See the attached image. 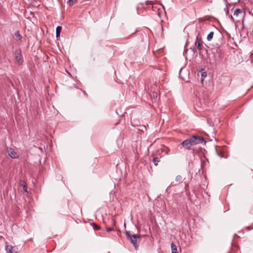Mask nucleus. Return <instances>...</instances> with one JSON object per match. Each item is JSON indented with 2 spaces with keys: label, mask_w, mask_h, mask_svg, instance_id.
Segmentation results:
<instances>
[{
  "label": "nucleus",
  "mask_w": 253,
  "mask_h": 253,
  "mask_svg": "<svg viewBox=\"0 0 253 253\" xmlns=\"http://www.w3.org/2000/svg\"><path fill=\"white\" fill-rule=\"evenodd\" d=\"M5 250L7 253H13V248L11 246L6 245L5 247Z\"/></svg>",
  "instance_id": "13"
},
{
  "label": "nucleus",
  "mask_w": 253,
  "mask_h": 253,
  "mask_svg": "<svg viewBox=\"0 0 253 253\" xmlns=\"http://www.w3.org/2000/svg\"><path fill=\"white\" fill-rule=\"evenodd\" d=\"M93 229L94 230H99V229H100V227L98 225H96L95 224H93Z\"/></svg>",
  "instance_id": "20"
},
{
  "label": "nucleus",
  "mask_w": 253,
  "mask_h": 253,
  "mask_svg": "<svg viewBox=\"0 0 253 253\" xmlns=\"http://www.w3.org/2000/svg\"><path fill=\"white\" fill-rule=\"evenodd\" d=\"M160 161V158L157 157H154L153 159V162L154 163L155 165L157 166L158 165V163Z\"/></svg>",
  "instance_id": "16"
},
{
  "label": "nucleus",
  "mask_w": 253,
  "mask_h": 253,
  "mask_svg": "<svg viewBox=\"0 0 253 253\" xmlns=\"http://www.w3.org/2000/svg\"><path fill=\"white\" fill-rule=\"evenodd\" d=\"M245 13L244 8H236L234 11V15L238 16L240 14H244Z\"/></svg>",
  "instance_id": "7"
},
{
  "label": "nucleus",
  "mask_w": 253,
  "mask_h": 253,
  "mask_svg": "<svg viewBox=\"0 0 253 253\" xmlns=\"http://www.w3.org/2000/svg\"><path fill=\"white\" fill-rule=\"evenodd\" d=\"M213 35H214V33L213 32H211L208 35V36H207V40L208 41H210L211 40V39H212L213 38Z\"/></svg>",
  "instance_id": "18"
},
{
  "label": "nucleus",
  "mask_w": 253,
  "mask_h": 253,
  "mask_svg": "<svg viewBox=\"0 0 253 253\" xmlns=\"http://www.w3.org/2000/svg\"><path fill=\"white\" fill-rule=\"evenodd\" d=\"M7 152L9 156L12 159H16L18 157V154L12 148H7Z\"/></svg>",
  "instance_id": "4"
},
{
  "label": "nucleus",
  "mask_w": 253,
  "mask_h": 253,
  "mask_svg": "<svg viewBox=\"0 0 253 253\" xmlns=\"http://www.w3.org/2000/svg\"><path fill=\"white\" fill-rule=\"evenodd\" d=\"M145 4L146 5H153V2L152 1L146 0L145 3H140V4H139V5L137 6V9L141 7L143 8L144 9H147L148 8L145 6Z\"/></svg>",
  "instance_id": "5"
},
{
  "label": "nucleus",
  "mask_w": 253,
  "mask_h": 253,
  "mask_svg": "<svg viewBox=\"0 0 253 253\" xmlns=\"http://www.w3.org/2000/svg\"><path fill=\"white\" fill-rule=\"evenodd\" d=\"M77 2V0H68L67 1V4L71 6H73L74 4L76 3Z\"/></svg>",
  "instance_id": "17"
},
{
  "label": "nucleus",
  "mask_w": 253,
  "mask_h": 253,
  "mask_svg": "<svg viewBox=\"0 0 253 253\" xmlns=\"http://www.w3.org/2000/svg\"><path fill=\"white\" fill-rule=\"evenodd\" d=\"M189 138L193 145L202 143L204 141L203 137L198 135H193Z\"/></svg>",
  "instance_id": "2"
},
{
  "label": "nucleus",
  "mask_w": 253,
  "mask_h": 253,
  "mask_svg": "<svg viewBox=\"0 0 253 253\" xmlns=\"http://www.w3.org/2000/svg\"><path fill=\"white\" fill-rule=\"evenodd\" d=\"M15 39L17 41H21L22 39V36L20 35L19 31H16L14 34Z\"/></svg>",
  "instance_id": "10"
},
{
  "label": "nucleus",
  "mask_w": 253,
  "mask_h": 253,
  "mask_svg": "<svg viewBox=\"0 0 253 253\" xmlns=\"http://www.w3.org/2000/svg\"><path fill=\"white\" fill-rule=\"evenodd\" d=\"M226 4H229L228 2H230V4H234L238 3L240 0H224Z\"/></svg>",
  "instance_id": "12"
},
{
  "label": "nucleus",
  "mask_w": 253,
  "mask_h": 253,
  "mask_svg": "<svg viewBox=\"0 0 253 253\" xmlns=\"http://www.w3.org/2000/svg\"><path fill=\"white\" fill-rule=\"evenodd\" d=\"M171 249L172 253H178L177 247L173 243L171 244Z\"/></svg>",
  "instance_id": "14"
},
{
  "label": "nucleus",
  "mask_w": 253,
  "mask_h": 253,
  "mask_svg": "<svg viewBox=\"0 0 253 253\" xmlns=\"http://www.w3.org/2000/svg\"><path fill=\"white\" fill-rule=\"evenodd\" d=\"M181 146L185 148L187 150H190L191 148V147L192 146H193L190 138H188L185 140H184L181 144Z\"/></svg>",
  "instance_id": "3"
},
{
  "label": "nucleus",
  "mask_w": 253,
  "mask_h": 253,
  "mask_svg": "<svg viewBox=\"0 0 253 253\" xmlns=\"http://www.w3.org/2000/svg\"><path fill=\"white\" fill-rule=\"evenodd\" d=\"M169 151V149L167 147L163 146L162 148L158 149V153L160 154L161 153L165 152L166 154H168Z\"/></svg>",
  "instance_id": "9"
},
{
  "label": "nucleus",
  "mask_w": 253,
  "mask_h": 253,
  "mask_svg": "<svg viewBox=\"0 0 253 253\" xmlns=\"http://www.w3.org/2000/svg\"><path fill=\"white\" fill-rule=\"evenodd\" d=\"M153 101L156 102L158 99V93L157 91H153L150 94Z\"/></svg>",
  "instance_id": "8"
},
{
  "label": "nucleus",
  "mask_w": 253,
  "mask_h": 253,
  "mask_svg": "<svg viewBox=\"0 0 253 253\" xmlns=\"http://www.w3.org/2000/svg\"><path fill=\"white\" fill-rule=\"evenodd\" d=\"M175 180L176 182H177L178 183H180L182 181V177L181 175H177L176 177Z\"/></svg>",
  "instance_id": "19"
},
{
  "label": "nucleus",
  "mask_w": 253,
  "mask_h": 253,
  "mask_svg": "<svg viewBox=\"0 0 253 253\" xmlns=\"http://www.w3.org/2000/svg\"><path fill=\"white\" fill-rule=\"evenodd\" d=\"M187 49H186L185 50V52H187Z\"/></svg>",
  "instance_id": "24"
},
{
  "label": "nucleus",
  "mask_w": 253,
  "mask_h": 253,
  "mask_svg": "<svg viewBox=\"0 0 253 253\" xmlns=\"http://www.w3.org/2000/svg\"><path fill=\"white\" fill-rule=\"evenodd\" d=\"M23 189H24V190L25 191V192H27V187L26 186H24L23 187Z\"/></svg>",
  "instance_id": "23"
},
{
  "label": "nucleus",
  "mask_w": 253,
  "mask_h": 253,
  "mask_svg": "<svg viewBox=\"0 0 253 253\" xmlns=\"http://www.w3.org/2000/svg\"><path fill=\"white\" fill-rule=\"evenodd\" d=\"M190 49L193 51V52L194 53H195L197 52V50L194 47H191Z\"/></svg>",
  "instance_id": "21"
},
{
  "label": "nucleus",
  "mask_w": 253,
  "mask_h": 253,
  "mask_svg": "<svg viewBox=\"0 0 253 253\" xmlns=\"http://www.w3.org/2000/svg\"><path fill=\"white\" fill-rule=\"evenodd\" d=\"M62 30V27L61 26H57L56 29V36L57 37L60 36V33Z\"/></svg>",
  "instance_id": "15"
},
{
  "label": "nucleus",
  "mask_w": 253,
  "mask_h": 253,
  "mask_svg": "<svg viewBox=\"0 0 253 253\" xmlns=\"http://www.w3.org/2000/svg\"><path fill=\"white\" fill-rule=\"evenodd\" d=\"M113 230H114V229L113 228L111 227V228H107L106 231L107 232H110V231H113Z\"/></svg>",
  "instance_id": "22"
},
{
  "label": "nucleus",
  "mask_w": 253,
  "mask_h": 253,
  "mask_svg": "<svg viewBox=\"0 0 253 253\" xmlns=\"http://www.w3.org/2000/svg\"><path fill=\"white\" fill-rule=\"evenodd\" d=\"M15 58L19 64H22L23 60L22 56L21 53H16Z\"/></svg>",
  "instance_id": "11"
},
{
  "label": "nucleus",
  "mask_w": 253,
  "mask_h": 253,
  "mask_svg": "<svg viewBox=\"0 0 253 253\" xmlns=\"http://www.w3.org/2000/svg\"><path fill=\"white\" fill-rule=\"evenodd\" d=\"M126 235L127 238L130 240V242L133 245L135 249L138 247L139 243L141 240L140 236L138 235H132L129 231L126 232Z\"/></svg>",
  "instance_id": "1"
},
{
  "label": "nucleus",
  "mask_w": 253,
  "mask_h": 253,
  "mask_svg": "<svg viewBox=\"0 0 253 253\" xmlns=\"http://www.w3.org/2000/svg\"><path fill=\"white\" fill-rule=\"evenodd\" d=\"M195 45L197 46L199 50L201 51L203 48V44L201 42V39L199 38L198 37L196 38V40L195 42Z\"/></svg>",
  "instance_id": "6"
}]
</instances>
